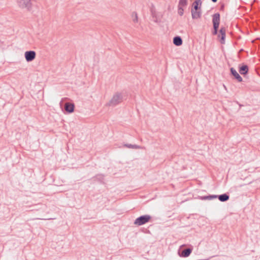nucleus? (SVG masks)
Here are the masks:
<instances>
[{
    "label": "nucleus",
    "instance_id": "f257e3e1",
    "mask_svg": "<svg viewBox=\"0 0 260 260\" xmlns=\"http://www.w3.org/2000/svg\"><path fill=\"white\" fill-rule=\"evenodd\" d=\"M151 218V216L149 215H142L135 219L134 224L136 225L140 226L149 222Z\"/></svg>",
    "mask_w": 260,
    "mask_h": 260
},
{
    "label": "nucleus",
    "instance_id": "f03ea898",
    "mask_svg": "<svg viewBox=\"0 0 260 260\" xmlns=\"http://www.w3.org/2000/svg\"><path fill=\"white\" fill-rule=\"evenodd\" d=\"M212 17V22L214 29L212 34L213 35H216L217 34L218 28L219 27L220 22V14L218 13H216L214 14Z\"/></svg>",
    "mask_w": 260,
    "mask_h": 260
},
{
    "label": "nucleus",
    "instance_id": "7ed1b4c3",
    "mask_svg": "<svg viewBox=\"0 0 260 260\" xmlns=\"http://www.w3.org/2000/svg\"><path fill=\"white\" fill-rule=\"evenodd\" d=\"M122 94L120 93L115 94L109 102L107 104L109 106H115L119 104L122 101Z\"/></svg>",
    "mask_w": 260,
    "mask_h": 260
},
{
    "label": "nucleus",
    "instance_id": "20e7f679",
    "mask_svg": "<svg viewBox=\"0 0 260 260\" xmlns=\"http://www.w3.org/2000/svg\"><path fill=\"white\" fill-rule=\"evenodd\" d=\"M19 7L22 9H26L29 11L32 8L31 0H17Z\"/></svg>",
    "mask_w": 260,
    "mask_h": 260
},
{
    "label": "nucleus",
    "instance_id": "39448f33",
    "mask_svg": "<svg viewBox=\"0 0 260 260\" xmlns=\"http://www.w3.org/2000/svg\"><path fill=\"white\" fill-rule=\"evenodd\" d=\"M36 53L34 51H27L24 53V56L27 62L32 61L36 57Z\"/></svg>",
    "mask_w": 260,
    "mask_h": 260
},
{
    "label": "nucleus",
    "instance_id": "423d86ee",
    "mask_svg": "<svg viewBox=\"0 0 260 260\" xmlns=\"http://www.w3.org/2000/svg\"><path fill=\"white\" fill-rule=\"evenodd\" d=\"M226 29L224 27H221L219 30V34L218 37L219 39V41L221 44H224L225 43Z\"/></svg>",
    "mask_w": 260,
    "mask_h": 260
},
{
    "label": "nucleus",
    "instance_id": "0eeeda50",
    "mask_svg": "<svg viewBox=\"0 0 260 260\" xmlns=\"http://www.w3.org/2000/svg\"><path fill=\"white\" fill-rule=\"evenodd\" d=\"M75 108L74 104L71 103H66L64 104V109L66 112L71 113L74 112Z\"/></svg>",
    "mask_w": 260,
    "mask_h": 260
},
{
    "label": "nucleus",
    "instance_id": "6e6552de",
    "mask_svg": "<svg viewBox=\"0 0 260 260\" xmlns=\"http://www.w3.org/2000/svg\"><path fill=\"white\" fill-rule=\"evenodd\" d=\"M192 252V249L190 248H186L182 251L181 253H179V255L182 257H187L190 255Z\"/></svg>",
    "mask_w": 260,
    "mask_h": 260
},
{
    "label": "nucleus",
    "instance_id": "1a4fd4ad",
    "mask_svg": "<svg viewBox=\"0 0 260 260\" xmlns=\"http://www.w3.org/2000/svg\"><path fill=\"white\" fill-rule=\"evenodd\" d=\"M230 70L232 75L234 76L235 79H236L238 82H241L243 81L242 78L238 73L235 69H234L233 68H231Z\"/></svg>",
    "mask_w": 260,
    "mask_h": 260
},
{
    "label": "nucleus",
    "instance_id": "9d476101",
    "mask_svg": "<svg viewBox=\"0 0 260 260\" xmlns=\"http://www.w3.org/2000/svg\"><path fill=\"white\" fill-rule=\"evenodd\" d=\"M191 16H192V19H197L200 18L201 16V10H196L192 9L191 10Z\"/></svg>",
    "mask_w": 260,
    "mask_h": 260
},
{
    "label": "nucleus",
    "instance_id": "9b49d317",
    "mask_svg": "<svg viewBox=\"0 0 260 260\" xmlns=\"http://www.w3.org/2000/svg\"><path fill=\"white\" fill-rule=\"evenodd\" d=\"M182 40L179 36L175 37L173 39V43L177 46H179L182 44Z\"/></svg>",
    "mask_w": 260,
    "mask_h": 260
},
{
    "label": "nucleus",
    "instance_id": "f8f14e48",
    "mask_svg": "<svg viewBox=\"0 0 260 260\" xmlns=\"http://www.w3.org/2000/svg\"><path fill=\"white\" fill-rule=\"evenodd\" d=\"M248 72V67L247 65H243L239 68V72L241 75H245Z\"/></svg>",
    "mask_w": 260,
    "mask_h": 260
},
{
    "label": "nucleus",
    "instance_id": "ddd939ff",
    "mask_svg": "<svg viewBox=\"0 0 260 260\" xmlns=\"http://www.w3.org/2000/svg\"><path fill=\"white\" fill-rule=\"evenodd\" d=\"M218 199L221 202H225L227 201L229 199V196L226 193H224L221 195L218 196Z\"/></svg>",
    "mask_w": 260,
    "mask_h": 260
},
{
    "label": "nucleus",
    "instance_id": "4468645a",
    "mask_svg": "<svg viewBox=\"0 0 260 260\" xmlns=\"http://www.w3.org/2000/svg\"><path fill=\"white\" fill-rule=\"evenodd\" d=\"M202 4V2H201V0H196L193 3V10H201V8L200 7H199V5H200V6Z\"/></svg>",
    "mask_w": 260,
    "mask_h": 260
},
{
    "label": "nucleus",
    "instance_id": "2eb2a0df",
    "mask_svg": "<svg viewBox=\"0 0 260 260\" xmlns=\"http://www.w3.org/2000/svg\"><path fill=\"white\" fill-rule=\"evenodd\" d=\"M124 146L131 149H141L142 147L137 145H132L129 144H125L124 145Z\"/></svg>",
    "mask_w": 260,
    "mask_h": 260
},
{
    "label": "nucleus",
    "instance_id": "dca6fc26",
    "mask_svg": "<svg viewBox=\"0 0 260 260\" xmlns=\"http://www.w3.org/2000/svg\"><path fill=\"white\" fill-rule=\"evenodd\" d=\"M187 0H179L178 7H182L187 5Z\"/></svg>",
    "mask_w": 260,
    "mask_h": 260
},
{
    "label": "nucleus",
    "instance_id": "f3484780",
    "mask_svg": "<svg viewBox=\"0 0 260 260\" xmlns=\"http://www.w3.org/2000/svg\"><path fill=\"white\" fill-rule=\"evenodd\" d=\"M93 178L99 181H102L104 179V176L103 175H97Z\"/></svg>",
    "mask_w": 260,
    "mask_h": 260
},
{
    "label": "nucleus",
    "instance_id": "a211bd4d",
    "mask_svg": "<svg viewBox=\"0 0 260 260\" xmlns=\"http://www.w3.org/2000/svg\"><path fill=\"white\" fill-rule=\"evenodd\" d=\"M178 14L180 16H182L184 13V10L182 7H178Z\"/></svg>",
    "mask_w": 260,
    "mask_h": 260
},
{
    "label": "nucleus",
    "instance_id": "6ab92c4d",
    "mask_svg": "<svg viewBox=\"0 0 260 260\" xmlns=\"http://www.w3.org/2000/svg\"><path fill=\"white\" fill-rule=\"evenodd\" d=\"M218 197L217 195H210L208 196V199L209 200H212L213 199H216Z\"/></svg>",
    "mask_w": 260,
    "mask_h": 260
},
{
    "label": "nucleus",
    "instance_id": "aec40b11",
    "mask_svg": "<svg viewBox=\"0 0 260 260\" xmlns=\"http://www.w3.org/2000/svg\"><path fill=\"white\" fill-rule=\"evenodd\" d=\"M200 199L202 200H209L208 199V196H203V197H200Z\"/></svg>",
    "mask_w": 260,
    "mask_h": 260
},
{
    "label": "nucleus",
    "instance_id": "412c9836",
    "mask_svg": "<svg viewBox=\"0 0 260 260\" xmlns=\"http://www.w3.org/2000/svg\"><path fill=\"white\" fill-rule=\"evenodd\" d=\"M134 22H137L138 21V16L137 14L135 13V18L134 19Z\"/></svg>",
    "mask_w": 260,
    "mask_h": 260
},
{
    "label": "nucleus",
    "instance_id": "4be33fe9",
    "mask_svg": "<svg viewBox=\"0 0 260 260\" xmlns=\"http://www.w3.org/2000/svg\"><path fill=\"white\" fill-rule=\"evenodd\" d=\"M213 3H216L217 0H211Z\"/></svg>",
    "mask_w": 260,
    "mask_h": 260
},
{
    "label": "nucleus",
    "instance_id": "5701e85b",
    "mask_svg": "<svg viewBox=\"0 0 260 260\" xmlns=\"http://www.w3.org/2000/svg\"><path fill=\"white\" fill-rule=\"evenodd\" d=\"M54 218H48V219L49 220H50V219H54Z\"/></svg>",
    "mask_w": 260,
    "mask_h": 260
},
{
    "label": "nucleus",
    "instance_id": "b1692460",
    "mask_svg": "<svg viewBox=\"0 0 260 260\" xmlns=\"http://www.w3.org/2000/svg\"><path fill=\"white\" fill-rule=\"evenodd\" d=\"M39 219L42 220V219H43V218H39Z\"/></svg>",
    "mask_w": 260,
    "mask_h": 260
}]
</instances>
